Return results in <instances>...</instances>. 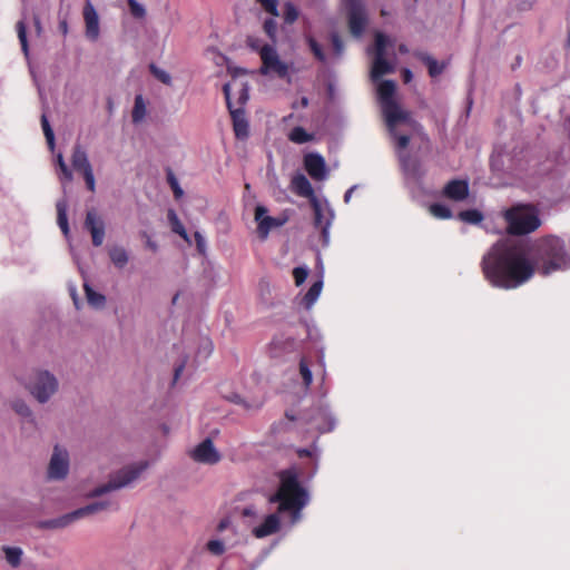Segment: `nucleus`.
<instances>
[{
    "label": "nucleus",
    "mask_w": 570,
    "mask_h": 570,
    "mask_svg": "<svg viewBox=\"0 0 570 570\" xmlns=\"http://www.w3.org/2000/svg\"><path fill=\"white\" fill-rule=\"evenodd\" d=\"M535 266L543 275L570 268V248L557 236L546 237L532 247L500 239L483 255L481 267L485 279L502 289L517 288L534 275Z\"/></svg>",
    "instance_id": "nucleus-1"
},
{
    "label": "nucleus",
    "mask_w": 570,
    "mask_h": 570,
    "mask_svg": "<svg viewBox=\"0 0 570 570\" xmlns=\"http://www.w3.org/2000/svg\"><path fill=\"white\" fill-rule=\"evenodd\" d=\"M279 487L269 498V502L278 503V512H288L291 523L295 524L301 520V511L308 504L309 494L302 487L296 469L282 470L278 473Z\"/></svg>",
    "instance_id": "nucleus-2"
},
{
    "label": "nucleus",
    "mask_w": 570,
    "mask_h": 570,
    "mask_svg": "<svg viewBox=\"0 0 570 570\" xmlns=\"http://www.w3.org/2000/svg\"><path fill=\"white\" fill-rule=\"evenodd\" d=\"M508 229L514 235H525L534 232L541 220L534 207L529 205H515L504 212Z\"/></svg>",
    "instance_id": "nucleus-3"
},
{
    "label": "nucleus",
    "mask_w": 570,
    "mask_h": 570,
    "mask_svg": "<svg viewBox=\"0 0 570 570\" xmlns=\"http://www.w3.org/2000/svg\"><path fill=\"white\" fill-rule=\"evenodd\" d=\"M29 393L40 404H45L59 390V381L57 376L48 370H35L26 384Z\"/></svg>",
    "instance_id": "nucleus-4"
},
{
    "label": "nucleus",
    "mask_w": 570,
    "mask_h": 570,
    "mask_svg": "<svg viewBox=\"0 0 570 570\" xmlns=\"http://www.w3.org/2000/svg\"><path fill=\"white\" fill-rule=\"evenodd\" d=\"M404 177V184L412 198L417 199L425 194L423 187L424 171L420 161L411 157L405 150H396Z\"/></svg>",
    "instance_id": "nucleus-5"
},
{
    "label": "nucleus",
    "mask_w": 570,
    "mask_h": 570,
    "mask_svg": "<svg viewBox=\"0 0 570 570\" xmlns=\"http://www.w3.org/2000/svg\"><path fill=\"white\" fill-rule=\"evenodd\" d=\"M148 466L149 462L146 460L138 461L124 466L112 475L108 483L95 488L90 492V497H100L112 490H118L130 485L131 483L139 479L141 473L145 472L148 469Z\"/></svg>",
    "instance_id": "nucleus-6"
},
{
    "label": "nucleus",
    "mask_w": 570,
    "mask_h": 570,
    "mask_svg": "<svg viewBox=\"0 0 570 570\" xmlns=\"http://www.w3.org/2000/svg\"><path fill=\"white\" fill-rule=\"evenodd\" d=\"M384 119L387 130L395 141L396 150H405L410 139L419 131V124L412 119L410 112L402 108L399 109V114L394 117L393 122L389 118Z\"/></svg>",
    "instance_id": "nucleus-7"
},
{
    "label": "nucleus",
    "mask_w": 570,
    "mask_h": 570,
    "mask_svg": "<svg viewBox=\"0 0 570 570\" xmlns=\"http://www.w3.org/2000/svg\"><path fill=\"white\" fill-rule=\"evenodd\" d=\"M309 204L314 214V227L320 229L322 244L327 247L331 242V227L335 219V212L326 198L323 200L312 199Z\"/></svg>",
    "instance_id": "nucleus-8"
},
{
    "label": "nucleus",
    "mask_w": 570,
    "mask_h": 570,
    "mask_svg": "<svg viewBox=\"0 0 570 570\" xmlns=\"http://www.w3.org/2000/svg\"><path fill=\"white\" fill-rule=\"evenodd\" d=\"M393 46L391 39L383 32L375 33L374 60L371 70L373 81L379 80L382 76L392 73L394 66L385 59L386 48Z\"/></svg>",
    "instance_id": "nucleus-9"
},
{
    "label": "nucleus",
    "mask_w": 570,
    "mask_h": 570,
    "mask_svg": "<svg viewBox=\"0 0 570 570\" xmlns=\"http://www.w3.org/2000/svg\"><path fill=\"white\" fill-rule=\"evenodd\" d=\"M259 73L266 77L285 79L289 75V65L283 61L275 46H266L262 50Z\"/></svg>",
    "instance_id": "nucleus-10"
},
{
    "label": "nucleus",
    "mask_w": 570,
    "mask_h": 570,
    "mask_svg": "<svg viewBox=\"0 0 570 570\" xmlns=\"http://www.w3.org/2000/svg\"><path fill=\"white\" fill-rule=\"evenodd\" d=\"M346 10L350 32L353 37L360 38L368 22L364 0H342Z\"/></svg>",
    "instance_id": "nucleus-11"
},
{
    "label": "nucleus",
    "mask_w": 570,
    "mask_h": 570,
    "mask_svg": "<svg viewBox=\"0 0 570 570\" xmlns=\"http://www.w3.org/2000/svg\"><path fill=\"white\" fill-rule=\"evenodd\" d=\"M108 501H98L85 507H81L72 512L66 513L59 518L52 519L47 522V525L50 528H65L71 524L72 522L82 519L85 517L98 513L100 511L106 510L109 507Z\"/></svg>",
    "instance_id": "nucleus-12"
},
{
    "label": "nucleus",
    "mask_w": 570,
    "mask_h": 570,
    "mask_svg": "<svg viewBox=\"0 0 570 570\" xmlns=\"http://www.w3.org/2000/svg\"><path fill=\"white\" fill-rule=\"evenodd\" d=\"M396 85L393 80H383L377 87L379 100L384 118L393 122L394 117L401 108L394 100Z\"/></svg>",
    "instance_id": "nucleus-13"
},
{
    "label": "nucleus",
    "mask_w": 570,
    "mask_h": 570,
    "mask_svg": "<svg viewBox=\"0 0 570 570\" xmlns=\"http://www.w3.org/2000/svg\"><path fill=\"white\" fill-rule=\"evenodd\" d=\"M70 460L66 449L56 445L51 454L47 475L49 480L61 481L69 473Z\"/></svg>",
    "instance_id": "nucleus-14"
},
{
    "label": "nucleus",
    "mask_w": 570,
    "mask_h": 570,
    "mask_svg": "<svg viewBox=\"0 0 570 570\" xmlns=\"http://www.w3.org/2000/svg\"><path fill=\"white\" fill-rule=\"evenodd\" d=\"M223 92L226 99V104L228 107V110L230 112L232 119H233V127L236 138L238 139H246L249 134V125L246 118V114L244 108L242 107H234L230 101V85L225 83L223 86Z\"/></svg>",
    "instance_id": "nucleus-15"
},
{
    "label": "nucleus",
    "mask_w": 570,
    "mask_h": 570,
    "mask_svg": "<svg viewBox=\"0 0 570 570\" xmlns=\"http://www.w3.org/2000/svg\"><path fill=\"white\" fill-rule=\"evenodd\" d=\"M189 455L193 461L206 465L217 464L222 460L220 452L216 449L214 442L209 438H206L200 443H198L189 452Z\"/></svg>",
    "instance_id": "nucleus-16"
},
{
    "label": "nucleus",
    "mask_w": 570,
    "mask_h": 570,
    "mask_svg": "<svg viewBox=\"0 0 570 570\" xmlns=\"http://www.w3.org/2000/svg\"><path fill=\"white\" fill-rule=\"evenodd\" d=\"M311 429L320 433L332 432L336 426V419L327 405H318L313 409L308 420Z\"/></svg>",
    "instance_id": "nucleus-17"
},
{
    "label": "nucleus",
    "mask_w": 570,
    "mask_h": 570,
    "mask_svg": "<svg viewBox=\"0 0 570 570\" xmlns=\"http://www.w3.org/2000/svg\"><path fill=\"white\" fill-rule=\"evenodd\" d=\"M267 212L264 205H257L255 208L257 233L262 239H266L273 228L281 227L287 222V217H272L267 215Z\"/></svg>",
    "instance_id": "nucleus-18"
},
{
    "label": "nucleus",
    "mask_w": 570,
    "mask_h": 570,
    "mask_svg": "<svg viewBox=\"0 0 570 570\" xmlns=\"http://www.w3.org/2000/svg\"><path fill=\"white\" fill-rule=\"evenodd\" d=\"M304 167L308 175L315 180L322 181L327 178L325 159L317 153H309L304 156Z\"/></svg>",
    "instance_id": "nucleus-19"
},
{
    "label": "nucleus",
    "mask_w": 570,
    "mask_h": 570,
    "mask_svg": "<svg viewBox=\"0 0 570 570\" xmlns=\"http://www.w3.org/2000/svg\"><path fill=\"white\" fill-rule=\"evenodd\" d=\"M85 227L89 230L95 246H100L105 238V225L96 210H88L85 219Z\"/></svg>",
    "instance_id": "nucleus-20"
},
{
    "label": "nucleus",
    "mask_w": 570,
    "mask_h": 570,
    "mask_svg": "<svg viewBox=\"0 0 570 570\" xmlns=\"http://www.w3.org/2000/svg\"><path fill=\"white\" fill-rule=\"evenodd\" d=\"M83 20L86 24V37L91 41H96L100 35L99 18L90 0L86 1Z\"/></svg>",
    "instance_id": "nucleus-21"
},
{
    "label": "nucleus",
    "mask_w": 570,
    "mask_h": 570,
    "mask_svg": "<svg viewBox=\"0 0 570 570\" xmlns=\"http://www.w3.org/2000/svg\"><path fill=\"white\" fill-rule=\"evenodd\" d=\"M442 194L453 202H462L469 196V184L466 180L452 179L445 184Z\"/></svg>",
    "instance_id": "nucleus-22"
},
{
    "label": "nucleus",
    "mask_w": 570,
    "mask_h": 570,
    "mask_svg": "<svg viewBox=\"0 0 570 570\" xmlns=\"http://www.w3.org/2000/svg\"><path fill=\"white\" fill-rule=\"evenodd\" d=\"M291 190L299 197L307 198L311 203L316 199L314 188L304 174L296 173L291 180Z\"/></svg>",
    "instance_id": "nucleus-23"
},
{
    "label": "nucleus",
    "mask_w": 570,
    "mask_h": 570,
    "mask_svg": "<svg viewBox=\"0 0 570 570\" xmlns=\"http://www.w3.org/2000/svg\"><path fill=\"white\" fill-rule=\"evenodd\" d=\"M71 165L72 168L80 174L94 170L89 161L88 153L80 144H76L72 148Z\"/></svg>",
    "instance_id": "nucleus-24"
},
{
    "label": "nucleus",
    "mask_w": 570,
    "mask_h": 570,
    "mask_svg": "<svg viewBox=\"0 0 570 570\" xmlns=\"http://www.w3.org/2000/svg\"><path fill=\"white\" fill-rule=\"evenodd\" d=\"M279 528V518L276 513H271L265 517L264 521L253 529V534L256 538H265L275 532Z\"/></svg>",
    "instance_id": "nucleus-25"
},
{
    "label": "nucleus",
    "mask_w": 570,
    "mask_h": 570,
    "mask_svg": "<svg viewBox=\"0 0 570 570\" xmlns=\"http://www.w3.org/2000/svg\"><path fill=\"white\" fill-rule=\"evenodd\" d=\"M56 208H57V223H58V226L61 229L62 234L66 237H68L69 233H70V229H69L68 217H67V212H68V203H67V200L66 199L58 200L57 204H56Z\"/></svg>",
    "instance_id": "nucleus-26"
},
{
    "label": "nucleus",
    "mask_w": 570,
    "mask_h": 570,
    "mask_svg": "<svg viewBox=\"0 0 570 570\" xmlns=\"http://www.w3.org/2000/svg\"><path fill=\"white\" fill-rule=\"evenodd\" d=\"M323 289V281H316L307 291V293L302 298V304L306 309H311L313 305L317 302Z\"/></svg>",
    "instance_id": "nucleus-27"
},
{
    "label": "nucleus",
    "mask_w": 570,
    "mask_h": 570,
    "mask_svg": "<svg viewBox=\"0 0 570 570\" xmlns=\"http://www.w3.org/2000/svg\"><path fill=\"white\" fill-rule=\"evenodd\" d=\"M111 263L119 269H122L129 262L128 252L121 246H114L109 249Z\"/></svg>",
    "instance_id": "nucleus-28"
},
{
    "label": "nucleus",
    "mask_w": 570,
    "mask_h": 570,
    "mask_svg": "<svg viewBox=\"0 0 570 570\" xmlns=\"http://www.w3.org/2000/svg\"><path fill=\"white\" fill-rule=\"evenodd\" d=\"M83 289L88 303L97 309L105 307L106 296L101 293L96 292L89 284L85 283Z\"/></svg>",
    "instance_id": "nucleus-29"
},
{
    "label": "nucleus",
    "mask_w": 570,
    "mask_h": 570,
    "mask_svg": "<svg viewBox=\"0 0 570 570\" xmlns=\"http://www.w3.org/2000/svg\"><path fill=\"white\" fill-rule=\"evenodd\" d=\"M167 217L170 223L171 230L174 233L178 234L185 242L190 244V238H189L184 225L179 220L176 212L174 209H169L167 213Z\"/></svg>",
    "instance_id": "nucleus-30"
},
{
    "label": "nucleus",
    "mask_w": 570,
    "mask_h": 570,
    "mask_svg": "<svg viewBox=\"0 0 570 570\" xmlns=\"http://www.w3.org/2000/svg\"><path fill=\"white\" fill-rule=\"evenodd\" d=\"M146 104L141 95L135 97V104L131 112L132 122L139 124L146 117Z\"/></svg>",
    "instance_id": "nucleus-31"
},
{
    "label": "nucleus",
    "mask_w": 570,
    "mask_h": 570,
    "mask_svg": "<svg viewBox=\"0 0 570 570\" xmlns=\"http://www.w3.org/2000/svg\"><path fill=\"white\" fill-rule=\"evenodd\" d=\"M6 560L11 567H18L21 563V558L23 554V551L21 548L18 547H7L4 546L2 548Z\"/></svg>",
    "instance_id": "nucleus-32"
},
{
    "label": "nucleus",
    "mask_w": 570,
    "mask_h": 570,
    "mask_svg": "<svg viewBox=\"0 0 570 570\" xmlns=\"http://www.w3.org/2000/svg\"><path fill=\"white\" fill-rule=\"evenodd\" d=\"M56 164L57 166L59 167V180L61 183H70L72 181L73 179V175H72V171L70 170V168L67 166L66 161H65V158L62 156L61 153H58L56 155Z\"/></svg>",
    "instance_id": "nucleus-33"
},
{
    "label": "nucleus",
    "mask_w": 570,
    "mask_h": 570,
    "mask_svg": "<svg viewBox=\"0 0 570 570\" xmlns=\"http://www.w3.org/2000/svg\"><path fill=\"white\" fill-rule=\"evenodd\" d=\"M288 139L295 144H306L313 139V135L308 134L303 127L296 126L291 130Z\"/></svg>",
    "instance_id": "nucleus-34"
},
{
    "label": "nucleus",
    "mask_w": 570,
    "mask_h": 570,
    "mask_svg": "<svg viewBox=\"0 0 570 570\" xmlns=\"http://www.w3.org/2000/svg\"><path fill=\"white\" fill-rule=\"evenodd\" d=\"M228 400L235 404H239L242 405L244 409L246 410H250V411H256L258 409H261V406L263 405V402L262 401H258V400H254V401H247L245 400L242 395L237 394V393H233Z\"/></svg>",
    "instance_id": "nucleus-35"
},
{
    "label": "nucleus",
    "mask_w": 570,
    "mask_h": 570,
    "mask_svg": "<svg viewBox=\"0 0 570 570\" xmlns=\"http://www.w3.org/2000/svg\"><path fill=\"white\" fill-rule=\"evenodd\" d=\"M483 218V214L478 209H466L459 213L460 220L472 225L480 224Z\"/></svg>",
    "instance_id": "nucleus-36"
},
{
    "label": "nucleus",
    "mask_w": 570,
    "mask_h": 570,
    "mask_svg": "<svg viewBox=\"0 0 570 570\" xmlns=\"http://www.w3.org/2000/svg\"><path fill=\"white\" fill-rule=\"evenodd\" d=\"M429 212L433 217H435L438 219L452 218L451 209L444 204L434 203V204L430 205Z\"/></svg>",
    "instance_id": "nucleus-37"
},
{
    "label": "nucleus",
    "mask_w": 570,
    "mask_h": 570,
    "mask_svg": "<svg viewBox=\"0 0 570 570\" xmlns=\"http://www.w3.org/2000/svg\"><path fill=\"white\" fill-rule=\"evenodd\" d=\"M41 127H42L43 135H45L47 144H48V147L51 151H53L55 147H56L55 134H53V130H52V128L49 124V120L45 114L41 116Z\"/></svg>",
    "instance_id": "nucleus-38"
},
{
    "label": "nucleus",
    "mask_w": 570,
    "mask_h": 570,
    "mask_svg": "<svg viewBox=\"0 0 570 570\" xmlns=\"http://www.w3.org/2000/svg\"><path fill=\"white\" fill-rule=\"evenodd\" d=\"M298 18V9L292 2H286L283 8V19L287 24L294 23Z\"/></svg>",
    "instance_id": "nucleus-39"
},
{
    "label": "nucleus",
    "mask_w": 570,
    "mask_h": 570,
    "mask_svg": "<svg viewBox=\"0 0 570 570\" xmlns=\"http://www.w3.org/2000/svg\"><path fill=\"white\" fill-rule=\"evenodd\" d=\"M421 59L428 66L429 73L431 77H436L443 71V66L439 65V62L433 57H431L426 53H422Z\"/></svg>",
    "instance_id": "nucleus-40"
},
{
    "label": "nucleus",
    "mask_w": 570,
    "mask_h": 570,
    "mask_svg": "<svg viewBox=\"0 0 570 570\" xmlns=\"http://www.w3.org/2000/svg\"><path fill=\"white\" fill-rule=\"evenodd\" d=\"M12 409L17 414L22 417H32V411L29 405L22 400H16L12 402Z\"/></svg>",
    "instance_id": "nucleus-41"
},
{
    "label": "nucleus",
    "mask_w": 570,
    "mask_h": 570,
    "mask_svg": "<svg viewBox=\"0 0 570 570\" xmlns=\"http://www.w3.org/2000/svg\"><path fill=\"white\" fill-rule=\"evenodd\" d=\"M17 32H18V38H19L20 45H21V49H22L23 53L26 56H28L29 48H28V41H27V31H26V24L22 20L18 21V23H17Z\"/></svg>",
    "instance_id": "nucleus-42"
},
{
    "label": "nucleus",
    "mask_w": 570,
    "mask_h": 570,
    "mask_svg": "<svg viewBox=\"0 0 570 570\" xmlns=\"http://www.w3.org/2000/svg\"><path fill=\"white\" fill-rule=\"evenodd\" d=\"M306 40H307L308 47H309L311 51L314 53V56L321 62H325L326 56H325L321 45L313 37H307Z\"/></svg>",
    "instance_id": "nucleus-43"
},
{
    "label": "nucleus",
    "mask_w": 570,
    "mask_h": 570,
    "mask_svg": "<svg viewBox=\"0 0 570 570\" xmlns=\"http://www.w3.org/2000/svg\"><path fill=\"white\" fill-rule=\"evenodd\" d=\"M264 31L272 41H275L277 35V22L274 18L266 19L264 21Z\"/></svg>",
    "instance_id": "nucleus-44"
},
{
    "label": "nucleus",
    "mask_w": 570,
    "mask_h": 570,
    "mask_svg": "<svg viewBox=\"0 0 570 570\" xmlns=\"http://www.w3.org/2000/svg\"><path fill=\"white\" fill-rule=\"evenodd\" d=\"M299 373L302 375L305 386H309L313 381V374L305 360H301L299 362Z\"/></svg>",
    "instance_id": "nucleus-45"
},
{
    "label": "nucleus",
    "mask_w": 570,
    "mask_h": 570,
    "mask_svg": "<svg viewBox=\"0 0 570 570\" xmlns=\"http://www.w3.org/2000/svg\"><path fill=\"white\" fill-rule=\"evenodd\" d=\"M308 276V268L306 266H298L293 269V277L296 286H301Z\"/></svg>",
    "instance_id": "nucleus-46"
},
{
    "label": "nucleus",
    "mask_w": 570,
    "mask_h": 570,
    "mask_svg": "<svg viewBox=\"0 0 570 570\" xmlns=\"http://www.w3.org/2000/svg\"><path fill=\"white\" fill-rule=\"evenodd\" d=\"M150 71L155 76V78H157L163 83H165V85L171 83L170 75L167 71H165L164 69H160V68L156 67L155 65H150Z\"/></svg>",
    "instance_id": "nucleus-47"
},
{
    "label": "nucleus",
    "mask_w": 570,
    "mask_h": 570,
    "mask_svg": "<svg viewBox=\"0 0 570 570\" xmlns=\"http://www.w3.org/2000/svg\"><path fill=\"white\" fill-rule=\"evenodd\" d=\"M331 41H332L334 53L337 57H341L344 52V43H343V40L341 39L340 35L337 32L333 31L331 33Z\"/></svg>",
    "instance_id": "nucleus-48"
},
{
    "label": "nucleus",
    "mask_w": 570,
    "mask_h": 570,
    "mask_svg": "<svg viewBox=\"0 0 570 570\" xmlns=\"http://www.w3.org/2000/svg\"><path fill=\"white\" fill-rule=\"evenodd\" d=\"M207 549L210 553L215 554V556H220L225 552V544L223 541L220 540H209L207 542Z\"/></svg>",
    "instance_id": "nucleus-49"
},
{
    "label": "nucleus",
    "mask_w": 570,
    "mask_h": 570,
    "mask_svg": "<svg viewBox=\"0 0 570 570\" xmlns=\"http://www.w3.org/2000/svg\"><path fill=\"white\" fill-rule=\"evenodd\" d=\"M261 3L265 11L271 13L273 17L278 16V3L277 0H256Z\"/></svg>",
    "instance_id": "nucleus-50"
},
{
    "label": "nucleus",
    "mask_w": 570,
    "mask_h": 570,
    "mask_svg": "<svg viewBox=\"0 0 570 570\" xmlns=\"http://www.w3.org/2000/svg\"><path fill=\"white\" fill-rule=\"evenodd\" d=\"M246 43L252 50L258 52L259 58H262L263 48L269 46L268 43H263L261 39L253 36L247 37Z\"/></svg>",
    "instance_id": "nucleus-51"
},
{
    "label": "nucleus",
    "mask_w": 570,
    "mask_h": 570,
    "mask_svg": "<svg viewBox=\"0 0 570 570\" xmlns=\"http://www.w3.org/2000/svg\"><path fill=\"white\" fill-rule=\"evenodd\" d=\"M130 12L136 18H142L146 14V10L142 4L136 0H128Z\"/></svg>",
    "instance_id": "nucleus-52"
},
{
    "label": "nucleus",
    "mask_w": 570,
    "mask_h": 570,
    "mask_svg": "<svg viewBox=\"0 0 570 570\" xmlns=\"http://www.w3.org/2000/svg\"><path fill=\"white\" fill-rule=\"evenodd\" d=\"M168 183L173 189L175 198H177V199L180 198L183 196L184 191H183L181 187L179 186L178 180L171 173L168 175Z\"/></svg>",
    "instance_id": "nucleus-53"
},
{
    "label": "nucleus",
    "mask_w": 570,
    "mask_h": 570,
    "mask_svg": "<svg viewBox=\"0 0 570 570\" xmlns=\"http://www.w3.org/2000/svg\"><path fill=\"white\" fill-rule=\"evenodd\" d=\"M81 175H82L83 180L86 183L87 189L90 190L91 193H95V190H96V179H95L94 170L85 173V174H81Z\"/></svg>",
    "instance_id": "nucleus-54"
},
{
    "label": "nucleus",
    "mask_w": 570,
    "mask_h": 570,
    "mask_svg": "<svg viewBox=\"0 0 570 570\" xmlns=\"http://www.w3.org/2000/svg\"><path fill=\"white\" fill-rule=\"evenodd\" d=\"M318 453H320V450L316 444H313L311 448H304V449L297 450V454L299 458L317 456Z\"/></svg>",
    "instance_id": "nucleus-55"
},
{
    "label": "nucleus",
    "mask_w": 570,
    "mask_h": 570,
    "mask_svg": "<svg viewBox=\"0 0 570 570\" xmlns=\"http://www.w3.org/2000/svg\"><path fill=\"white\" fill-rule=\"evenodd\" d=\"M194 237H195V242H196L197 250H198L200 254H205V253H206V249H207V245H206V239H205V237L202 235V233H200V232H195Z\"/></svg>",
    "instance_id": "nucleus-56"
},
{
    "label": "nucleus",
    "mask_w": 570,
    "mask_h": 570,
    "mask_svg": "<svg viewBox=\"0 0 570 570\" xmlns=\"http://www.w3.org/2000/svg\"><path fill=\"white\" fill-rule=\"evenodd\" d=\"M248 99H249L248 86H247V83H242V88L239 90V97H238L239 107L243 108V106L247 102Z\"/></svg>",
    "instance_id": "nucleus-57"
},
{
    "label": "nucleus",
    "mask_w": 570,
    "mask_h": 570,
    "mask_svg": "<svg viewBox=\"0 0 570 570\" xmlns=\"http://www.w3.org/2000/svg\"><path fill=\"white\" fill-rule=\"evenodd\" d=\"M58 29L59 31L63 35V36H67L68 35V31H69V28H68V21H67V18L63 17H59V24H58Z\"/></svg>",
    "instance_id": "nucleus-58"
},
{
    "label": "nucleus",
    "mask_w": 570,
    "mask_h": 570,
    "mask_svg": "<svg viewBox=\"0 0 570 570\" xmlns=\"http://www.w3.org/2000/svg\"><path fill=\"white\" fill-rule=\"evenodd\" d=\"M242 514H243L244 517H246V518H252V517H256L257 511H256V509H255V507H254V505H248V507H246V508H244V509H243Z\"/></svg>",
    "instance_id": "nucleus-59"
},
{
    "label": "nucleus",
    "mask_w": 570,
    "mask_h": 570,
    "mask_svg": "<svg viewBox=\"0 0 570 570\" xmlns=\"http://www.w3.org/2000/svg\"><path fill=\"white\" fill-rule=\"evenodd\" d=\"M357 188V185H353L352 187H350L345 194H344V203L345 204H348L351 202V198H352V195L354 193V190Z\"/></svg>",
    "instance_id": "nucleus-60"
},
{
    "label": "nucleus",
    "mask_w": 570,
    "mask_h": 570,
    "mask_svg": "<svg viewBox=\"0 0 570 570\" xmlns=\"http://www.w3.org/2000/svg\"><path fill=\"white\" fill-rule=\"evenodd\" d=\"M402 77H403L404 82L409 83L413 78L412 71L407 68L403 69Z\"/></svg>",
    "instance_id": "nucleus-61"
},
{
    "label": "nucleus",
    "mask_w": 570,
    "mask_h": 570,
    "mask_svg": "<svg viewBox=\"0 0 570 570\" xmlns=\"http://www.w3.org/2000/svg\"><path fill=\"white\" fill-rule=\"evenodd\" d=\"M146 246L148 248H150L153 252H157L158 250V245L155 240H153L150 237H147L146 239Z\"/></svg>",
    "instance_id": "nucleus-62"
},
{
    "label": "nucleus",
    "mask_w": 570,
    "mask_h": 570,
    "mask_svg": "<svg viewBox=\"0 0 570 570\" xmlns=\"http://www.w3.org/2000/svg\"><path fill=\"white\" fill-rule=\"evenodd\" d=\"M33 23H35V28H36L37 35L40 36V33L42 32V26H41L40 18L38 16H36L33 18Z\"/></svg>",
    "instance_id": "nucleus-63"
},
{
    "label": "nucleus",
    "mask_w": 570,
    "mask_h": 570,
    "mask_svg": "<svg viewBox=\"0 0 570 570\" xmlns=\"http://www.w3.org/2000/svg\"><path fill=\"white\" fill-rule=\"evenodd\" d=\"M203 350H204L206 356L209 355L213 350L212 343L208 341L204 342Z\"/></svg>",
    "instance_id": "nucleus-64"
}]
</instances>
